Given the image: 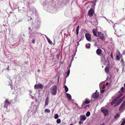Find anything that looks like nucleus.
Returning a JSON list of instances; mask_svg holds the SVG:
<instances>
[{
	"mask_svg": "<svg viewBox=\"0 0 125 125\" xmlns=\"http://www.w3.org/2000/svg\"><path fill=\"white\" fill-rule=\"evenodd\" d=\"M57 87L56 85L53 86L51 89V93L53 95H56Z\"/></svg>",
	"mask_w": 125,
	"mask_h": 125,
	"instance_id": "obj_1",
	"label": "nucleus"
},
{
	"mask_svg": "<svg viewBox=\"0 0 125 125\" xmlns=\"http://www.w3.org/2000/svg\"><path fill=\"white\" fill-rule=\"evenodd\" d=\"M4 107L6 108V109L8 105L10 104H11L9 100V99H6L4 102Z\"/></svg>",
	"mask_w": 125,
	"mask_h": 125,
	"instance_id": "obj_2",
	"label": "nucleus"
},
{
	"mask_svg": "<svg viewBox=\"0 0 125 125\" xmlns=\"http://www.w3.org/2000/svg\"><path fill=\"white\" fill-rule=\"evenodd\" d=\"M101 112H103L104 115L105 116H106L108 115V111L106 109H105L104 108L102 107L101 108Z\"/></svg>",
	"mask_w": 125,
	"mask_h": 125,
	"instance_id": "obj_3",
	"label": "nucleus"
},
{
	"mask_svg": "<svg viewBox=\"0 0 125 125\" xmlns=\"http://www.w3.org/2000/svg\"><path fill=\"white\" fill-rule=\"evenodd\" d=\"M97 34L100 37V39L102 40H103L104 38V35L101 32H98Z\"/></svg>",
	"mask_w": 125,
	"mask_h": 125,
	"instance_id": "obj_4",
	"label": "nucleus"
},
{
	"mask_svg": "<svg viewBox=\"0 0 125 125\" xmlns=\"http://www.w3.org/2000/svg\"><path fill=\"white\" fill-rule=\"evenodd\" d=\"M96 92L94 93L92 95V97L93 98H96L99 95V94L98 92H97V90L96 91Z\"/></svg>",
	"mask_w": 125,
	"mask_h": 125,
	"instance_id": "obj_5",
	"label": "nucleus"
},
{
	"mask_svg": "<svg viewBox=\"0 0 125 125\" xmlns=\"http://www.w3.org/2000/svg\"><path fill=\"white\" fill-rule=\"evenodd\" d=\"M85 37L86 40L88 41H90L91 40V36L90 34L88 33H86L85 34Z\"/></svg>",
	"mask_w": 125,
	"mask_h": 125,
	"instance_id": "obj_6",
	"label": "nucleus"
},
{
	"mask_svg": "<svg viewBox=\"0 0 125 125\" xmlns=\"http://www.w3.org/2000/svg\"><path fill=\"white\" fill-rule=\"evenodd\" d=\"M94 13V10L93 9H91L88 12V14L91 17L93 15Z\"/></svg>",
	"mask_w": 125,
	"mask_h": 125,
	"instance_id": "obj_7",
	"label": "nucleus"
},
{
	"mask_svg": "<svg viewBox=\"0 0 125 125\" xmlns=\"http://www.w3.org/2000/svg\"><path fill=\"white\" fill-rule=\"evenodd\" d=\"M80 119L81 121H84L86 119V117L84 115H82L80 116Z\"/></svg>",
	"mask_w": 125,
	"mask_h": 125,
	"instance_id": "obj_8",
	"label": "nucleus"
},
{
	"mask_svg": "<svg viewBox=\"0 0 125 125\" xmlns=\"http://www.w3.org/2000/svg\"><path fill=\"white\" fill-rule=\"evenodd\" d=\"M125 105V102H123L122 104L120 106L119 108V110L121 111V110H122L123 109V108L124 106Z\"/></svg>",
	"mask_w": 125,
	"mask_h": 125,
	"instance_id": "obj_9",
	"label": "nucleus"
},
{
	"mask_svg": "<svg viewBox=\"0 0 125 125\" xmlns=\"http://www.w3.org/2000/svg\"><path fill=\"white\" fill-rule=\"evenodd\" d=\"M102 50L100 49H98L96 51V53L97 54L99 55L102 52Z\"/></svg>",
	"mask_w": 125,
	"mask_h": 125,
	"instance_id": "obj_10",
	"label": "nucleus"
},
{
	"mask_svg": "<svg viewBox=\"0 0 125 125\" xmlns=\"http://www.w3.org/2000/svg\"><path fill=\"white\" fill-rule=\"evenodd\" d=\"M80 27L79 25H78L76 28V33L77 35V37H78V35L79 33V31Z\"/></svg>",
	"mask_w": 125,
	"mask_h": 125,
	"instance_id": "obj_11",
	"label": "nucleus"
},
{
	"mask_svg": "<svg viewBox=\"0 0 125 125\" xmlns=\"http://www.w3.org/2000/svg\"><path fill=\"white\" fill-rule=\"evenodd\" d=\"M104 70L106 73H108L109 71V67L108 66H106Z\"/></svg>",
	"mask_w": 125,
	"mask_h": 125,
	"instance_id": "obj_12",
	"label": "nucleus"
},
{
	"mask_svg": "<svg viewBox=\"0 0 125 125\" xmlns=\"http://www.w3.org/2000/svg\"><path fill=\"white\" fill-rule=\"evenodd\" d=\"M124 97L123 96L121 98H120L118 101H117L118 102H119V103L120 104V103L122 102V101L124 99Z\"/></svg>",
	"mask_w": 125,
	"mask_h": 125,
	"instance_id": "obj_13",
	"label": "nucleus"
},
{
	"mask_svg": "<svg viewBox=\"0 0 125 125\" xmlns=\"http://www.w3.org/2000/svg\"><path fill=\"white\" fill-rule=\"evenodd\" d=\"M118 100L116 98L113 100L111 103V104L112 105L115 104Z\"/></svg>",
	"mask_w": 125,
	"mask_h": 125,
	"instance_id": "obj_14",
	"label": "nucleus"
},
{
	"mask_svg": "<svg viewBox=\"0 0 125 125\" xmlns=\"http://www.w3.org/2000/svg\"><path fill=\"white\" fill-rule=\"evenodd\" d=\"M66 96L68 97V99L69 100L71 99V95L70 94L67 93H66Z\"/></svg>",
	"mask_w": 125,
	"mask_h": 125,
	"instance_id": "obj_15",
	"label": "nucleus"
},
{
	"mask_svg": "<svg viewBox=\"0 0 125 125\" xmlns=\"http://www.w3.org/2000/svg\"><path fill=\"white\" fill-rule=\"evenodd\" d=\"M90 100L86 98L85 100L84 103L85 104H89L90 102Z\"/></svg>",
	"mask_w": 125,
	"mask_h": 125,
	"instance_id": "obj_16",
	"label": "nucleus"
},
{
	"mask_svg": "<svg viewBox=\"0 0 125 125\" xmlns=\"http://www.w3.org/2000/svg\"><path fill=\"white\" fill-rule=\"evenodd\" d=\"M93 32L94 34V36H96V30L95 29H94L93 31Z\"/></svg>",
	"mask_w": 125,
	"mask_h": 125,
	"instance_id": "obj_17",
	"label": "nucleus"
},
{
	"mask_svg": "<svg viewBox=\"0 0 125 125\" xmlns=\"http://www.w3.org/2000/svg\"><path fill=\"white\" fill-rule=\"evenodd\" d=\"M38 88H39L40 89H42L43 88V86L41 84H38Z\"/></svg>",
	"mask_w": 125,
	"mask_h": 125,
	"instance_id": "obj_18",
	"label": "nucleus"
},
{
	"mask_svg": "<svg viewBox=\"0 0 125 125\" xmlns=\"http://www.w3.org/2000/svg\"><path fill=\"white\" fill-rule=\"evenodd\" d=\"M90 44L88 43L85 45V47L86 48H90Z\"/></svg>",
	"mask_w": 125,
	"mask_h": 125,
	"instance_id": "obj_19",
	"label": "nucleus"
},
{
	"mask_svg": "<svg viewBox=\"0 0 125 125\" xmlns=\"http://www.w3.org/2000/svg\"><path fill=\"white\" fill-rule=\"evenodd\" d=\"M119 116V114L118 113H116L114 116V118L115 119H117L118 118Z\"/></svg>",
	"mask_w": 125,
	"mask_h": 125,
	"instance_id": "obj_20",
	"label": "nucleus"
},
{
	"mask_svg": "<svg viewBox=\"0 0 125 125\" xmlns=\"http://www.w3.org/2000/svg\"><path fill=\"white\" fill-rule=\"evenodd\" d=\"M68 69V70L67 72V74H66V77H68L69 75V74L70 73V69Z\"/></svg>",
	"mask_w": 125,
	"mask_h": 125,
	"instance_id": "obj_21",
	"label": "nucleus"
},
{
	"mask_svg": "<svg viewBox=\"0 0 125 125\" xmlns=\"http://www.w3.org/2000/svg\"><path fill=\"white\" fill-rule=\"evenodd\" d=\"M123 94L122 93H121L116 98L118 100L123 95Z\"/></svg>",
	"mask_w": 125,
	"mask_h": 125,
	"instance_id": "obj_22",
	"label": "nucleus"
},
{
	"mask_svg": "<svg viewBox=\"0 0 125 125\" xmlns=\"http://www.w3.org/2000/svg\"><path fill=\"white\" fill-rule=\"evenodd\" d=\"M64 87L65 89V91L66 92H67L69 90L67 86L66 85H65L64 86Z\"/></svg>",
	"mask_w": 125,
	"mask_h": 125,
	"instance_id": "obj_23",
	"label": "nucleus"
},
{
	"mask_svg": "<svg viewBox=\"0 0 125 125\" xmlns=\"http://www.w3.org/2000/svg\"><path fill=\"white\" fill-rule=\"evenodd\" d=\"M59 117V116L57 114H56L54 116V118L55 119H57Z\"/></svg>",
	"mask_w": 125,
	"mask_h": 125,
	"instance_id": "obj_24",
	"label": "nucleus"
},
{
	"mask_svg": "<svg viewBox=\"0 0 125 125\" xmlns=\"http://www.w3.org/2000/svg\"><path fill=\"white\" fill-rule=\"evenodd\" d=\"M48 98H46V99L45 101V104L44 105V106H45L46 105H48V100H47V99Z\"/></svg>",
	"mask_w": 125,
	"mask_h": 125,
	"instance_id": "obj_25",
	"label": "nucleus"
},
{
	"mask_svg": "<svg viewBox=\"0 0 125 125\" xmlns=\"http://www.w3.org/2000/svg\"><path fill=\"white\" fill-rule=\"evenodd\" d=\"M121 90L122 92L123 93L125 92V90L124 88V87H122L121 88Z\"/></svg>",
	"mask_w": 125,
	"mask_h": 125,
	"instance_id": "obj_26",
	"label": "nucleus"
},
{
	"mask_svg": "<svg viewBox=\"0 0 125 125\" xmlns=\"http://www.w3.org/2000/svg\"><path fill=\"white\" fill-rule=\"evenodd\" d=\"M34 88L35 89H38V84L35 85L34 86Z\"/></svg>",
	"mask_w": 125,
	"mask_h": 125,
	"instance_id": "obj_27",
	"label": "nucleus"
},
{
	"mask_svg": "<svg viewBox=\"0 0 125 125\" xmlns=\"http://www.w3.org/2000/svg\"><path fill=\"white\" fill-rule=\"evenodd\" d=\"M90 114V113L89 112H87L86 114V115L87 116H89Z\"/></svg>",
	"mask_w": 125,
	"mask_h": 125,
	"instance_id": "obj_28",
	"label": "nucleus"
},
{
	"mask_svg": "<svg viewBox=\"0 0 125 125\" xmlns=\"http://www.w3.org/2000/svg\"><path fill=\"white\" fill-rule=\"evenodd\" d=\"M125 123V119H124L122 121L121 125H124Z\"/></svg>",
	"mask_w": 125,
	"mask_h": 125,
	"instance_id": "obj_29",
	"label": "nucleus"
},
{
	"mask_svg": "<svg viewBox=\"0 0 125 125\" xmlns=\"http://www.w3.org/2000/svg\"><path fill=\"white\" fill-rule=\"evenodd\" d=\"M61 120L59 119H58L56 121V122L58 124H59L61 123Z\"/></svg>",
	"mask_w": 125,
	"mask_h": 125,
	"instance_id": "obj_30",
	"label": "nucleus"
},
{
	"mask_svg": "<svg viewBox=\"0 0 125 125\" xmlns=\"http://www.w3.org/2000/svg\"><path fill=\"white\" fill-rule=\"evenodd\" d=\"M44 111L45 112H47L48 113H49L50 112V110L48 109H45Z\"/></svg>",
	"mask_w": 125,
	"mask_h": 125,
	"instance_id": "obj_31",
	"label": "nucleus"
},
{
	"mask_svg": "<svg viewBox=\"0 0 125 125\" xmlns=\"http://www.w3.org/2000/svg\"><path fill=\"white\" fill-rule=\"evenodd\" d=\"M120 104L118 102H117L114 105V107H115L119 105Z\"/></svg>",
	"mask_w": 125,
	"mask_h": 125,
	"instance_id": "obj_32",
	"label": "nucleus"
},
{
	"mask_svg": "<svg viewBox=\"0 0 125 125\" xmlns=\"http://www.w3.org/2000/svg\"><path fill=\"white\" fill-rule=\"evenodd\" d=\"M116 57L117 60H120V58L119 56L118 55H116Z\"/></svg>",
	"mask_w": 125,
	"mask_h": 125,
	"instance_id": "obj_33",
	"label": "nucleus"
},
{
	"mask_svg": "<svg viewBox=\"0 0 125 125\" xmlns=\"http://www.w3.org/2000/svg\"><path fill=\"white\" fill-rule=\"evenodd\" d=\"M121 62L122 63V64H124L125 63V62H124L123 59H122L121 60Z\"/></svg>",
	"mask_w": 125,
	"mask_h": 125,
	"instance_id": "obj_34",
	"label": "nucleus"
},
{
	"mask_svg": "<svg viewBox=\"0 0 125 125\" xmlns=\"http://www.w3.org/2000/svg\"><path fill=\"white\" fill-rule=\"evenodd\" d=\"M47 40H48V42L50 43L51 44H52V42L49 39H47Z\"/></svg>",
	"mask_w": 125,
	"mask_h": 125,
	"instance_id": "obj_35",
	"label": "nucleus"
},
{
	"mask_svg": "<svg viewBox=\"0 0 125 125\" xmlns=\"http://www.w3.org/2000/svg\"><path fill=\"white\" fill-rule=\"evenodd\" d=\"M35 39H32V43L33 44H34L35 42Z\"/></svg>",
	"mask_w": 125,
	"mask_h": 125,
	"instance_id": "obj_36",
	"label": "nucleus"
},
{
	"mask_svg": "<svg viewBox=\"0 0 125 125\" xmlns=\"http://www.w3.org/2000/svg\"><path fill=\"white\" fill-rule=\"evenodd\" d=\"M60 54V53H59L58 54H57L56 55V57L58 59H59V55Z\"/></svg>",
	"mask_w": 125,
	"mask_h": 125,
	"instance_id": "obj_37",
	"label": "nucleus"
},
{
	"mask_svg": "<svg viewBox=\"0 0 125 125\" xmlns=\"http://www.w3.org/2000/svg\"><path fill=\"white\" fill-rule=\"evenodd\" d=\"M71 66V64H70V65L68 66V67L67 69H70V68Z\"/></svg>",
	"mask_w": 125,
	"mask_h": 125,
	"instance_id": "obj_38",
	"label": "nucleus"
},
{
	"mask_svg": "<svg viewBox=\"0 0 125 125\" xmlns=\"http://www.w3.org/2000/svg\"><path fill=\"white\" fill-rule=\"evenodd\" d=\"M104 91H105L104 89H103L102 90H101V93H104Z\"/></svg>",
	"mask_w": 125,
	"mask_h": 125,
	"instance_id": "obj_39",
	"label": "nucleus"
},
{
	"mask_svg": "<svg viewBox=\"0 0 125 125\" xmlns=\"http://www.w3.org/2000/svg\"><path fill=\"white\" fill-rule=\"evenodd\" d=\"M81 40H80L79 41V42H76L77 44V46H78V45H79V42L80 41H81Z\"/></svg>",
	"mask_w": 125,
	"mask_h": 125,
	"instance_id": "obj_40",
	"label": "nucleus"
},
{
	"mask_svg": "<svg viewBox=\"0 0 125 125\" xmlns=\"http://www.w3.org/2000/svg\"><path fill=\"white\" fill-rule=\"evenodd\" d=\"M110 56L112 58H113L112 53L110 54Z\"/></svg>",
	"mask_w": 125,
	"mask_h": 125,
	"instance_id": "obj_41",
	"label": "nucleus"
},
{
	"mask_svg": "<svg viewBox=\"0 0 125 125\" xmlns=\"http://www.w3.org/2000/svg\"><path fill=\"white\" fill-rule=\"evenodd\" d=\"M102 89H104L105 88V87L104 86H103L102 87Z\"/></svg>",
	"mask_w": 125,
	"mask_h": 125,
	"instance_id": "obj_42",
	"label": "nucleus"
},
{
	"mask_svg": "<svg viewBox=\"0 0 125 125\" xmlns=\"http://www.w3.org/2000/svg\"><path fill=\"white\" fill-rule=\"evenodd\" d=\"M22 21V20H20L18 21V22H21Z\"/></svg>",
	"mask_w": 125,
	"mask_h": 125,
	"instance_id": "obj_43",
	"label": "nucleus"
},
{
	"mask_svg": "<svg viewBox=\"0 0 125 125\" xmlns=\"http://www.w3.org/2000/svg\"><path fill=\"white\" fill-rule=\"evenodd\" d=\"M37 72H40V70L39 69H38L37 70Z\"/></svg>",
	"mask_w": 125,
	"mask_h": 125,
	"instance_id": "obj_44",
	"label": "nucleus"
},
{
	"mask_svg": "<svg viewBox=\"0 0 125 125\" xmlns=\"http://www.w3.org/2000/svg\"><path fill=\"white\" fill-rule=\"evenodd\" d=\"M79 123L81 125L82 124V123L80 121H79Z\"/></svg>",
	"mask_w": 125,
	"mask_h": 125,
	"instance_id": "obj_45",
	"label": "nucleus"
},
{
	"mask_svg": "<svg viewBox=\"0 0 125 125\" xmlns=\"http://www.w3.org/2000/svg\"><path fill=\"white\" fill-rule=\"evenodd\" d=\"M106 85H108V84L109 83H108L107 82L106 83Z\"/></svg>",
	"mask_w": 125,
	"mask_h": 125,
	"instance_id": "obj_46",
	"label": "nucleus"
},
{
	"mask_svg": "<svg viewBox=\"0 0 125 125\" xmlns=\"http://www.w3.org/2000/svg\"><path fill=\"white\" fill-rule=\"evenodd\" d=\"M75 55V54L74 55H72V57L73 58V57H74V56Z\"/></svg>",
	"mask_w": 125,
	"mask_h": 125,
	"instance_id": "obj_47",
	"label": "nucleus"
},
{
	"mask_svg": "<svg viewBox=\"0 0 125 125\" xmlns=\"http://www.w3.org/2000/svg\"><path fill=\"white\" fill-rule=\"evenodd\" d=\"M9 66H8V68H7V69H8V70H9Z\"/></svg>",
	"mask_w": 125,
	"mask_h": 125,
	"instance_id": "obj_48",
	"label": "nucleus"
},
{
	"mask_svg": "<svg viewBox=\"0 0 125 125\" xmlns=\"http://www.w3.org/2000/svg\"><path fill=\"white\" fill-rule=\"evenodd\" d=\"M59 77H58V81L59 80Z\"/></svg>",
	"mask_w": 125,
	"mask_h": 125,
	"instance_id": "obj_49",
	"label": "nucleus"
},
{
	"mask_svg": "<svg viewBox=\"0 0 125 125\" xmlns=\"http://www.w3.org/2000/svg\"><path fill=\"white\" fill-rule=\"evenodd\" d=\"M124 86L125 87V83L124 84Z\"/></svg>",
	"mask_w": 125,
	"mask_h": 125,
	"instance_id": "obj_50",
	"label": "nucleus"
},
{
	"mask_svg": "<svg viewBox=\"0 0 125 125\" xmlns=\"http://www.w3.org/2000/svg\"><path fill=\"white\" fill-rule=\"evenodd\" d=\"M125 102V100L123 102Z\"/></svg>",
	"mask_w": 125,
	"mask_h": 125,
	"instance_id": "obj_51",
	"label": "nucleus"
},
{
	"mask_svg": "<svg viewBox=\"0 0 125 125\" xmlns=\"http://www.w3.org/2000/svg\"><path fill=\"white\" fill-rule=\"evenodd\" d=\"M69 125H73L72 124H70Z\"/></svg>",
	"mask_w": 125,
	"mask_h": 125,
	"instance_id": "obj_52",
	"label": "nucleus"
},
{
	"mask_svg": "<svg viewBox=\"0 0 125 125\" xmlns=\"http://www.w3.org/2000/svg\"><path fill=\"white\" fill-rule=\"evenodd\" d=\"M29 4V5L30 4L29 3V4Z\"/></svg>",
	"mask_w": 125,
	"mask_h": 125,
	"instance_id": "obj_53",
	"label": "nucleus"
},
{
	"mask_svg": "<svg viewBox=\"0 0 125 125\" xmlns=\"http://www.w3.org/2000/svg\"><path fill=\"white\" fill-rule=\"evenodd\" d=\"M32 19L31 18V19Z\"/></svg>",
	"mask_w": 125,
	"mask_h": 125,
	"instance_id": "obj_54",
	"label": "nucleus"
}]
</instances>
